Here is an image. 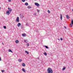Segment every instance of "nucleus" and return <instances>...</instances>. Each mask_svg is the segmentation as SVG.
<instances>
[{"mask_svg": "<svg viewBox=\"0 0 73 73\" xmlns=\"http://www.w3.org/2000/svg\"><path fill=\"white\" fill-rule=\"evenodd\" d=\"M66 69V67H63L62 68V70H65Z\"/></svg>", "mask_w": 73, "mask_h": 73, "instance_id": "nucleus-17", "label": "nucleus"}, {"mask_svg": "<svg viewBox=\"0 0 73 73\" xmlns=\"http://www.w3.org/2000/svg\"><path fill=\"white\" fill-rule=\"evenodd\" d=\"M0 61H1V58H0Z\"/></svg>", "mask_w": 73, "mask_h": 73, "instance_id": "nucleus-34", "label": "nucleus"}, {"mask_svg": "<svg viewBox=\"0 0 73 73\" xmlns=\"http://www.w3.org/2000/svg\"><path fill=\"white\" fill-rule=\"evenodd\" d=\"M17 27H20V25H21V23H18V24H17Z\"/></svg>", "mask_w": 73, "mask_h": 73, "instance_id": "nucleus-7", "label": "nucleus"}, {"mask_svg": "<svg viewBox=\"0 0 73 73\" xmlns=\"http://www.w3.org/2000/svg\"><path fill=\"white\" fill-rule=\"evenodd\" d=\"M66 17L67 19H69V18H70L69 16V15H66Z\"/></svg>", "mask_w": 73, "mask_h": 73, "instance_id": "nucleus-6", "label": "nucleus"}, {"mask_svg": "<svg viewBox=\"0 0 73 73\" xmlns=\"http://www.w3.org/2000/svg\"><path fill=\"white\" fill-rule=\"evenodd\" d=\"M60 40L61 41H62V40H63V39H62V38H60Z\"/></svg>", "mask_w": 73, "mask_h": 73, "instance_id": "nucleus-29", "label": "nucleus"}, {"mask_svg": "<svg viewBox=\"0 0 73 73\" xmlns=\"http://www.w3.org/2000/svg\"><path fill=\"white\" fill-rule=\"evenodd\" d=\"M20 18H21V19H23V18L24 17V15L21 14H20Z\"/></svg>", "mask_w": 73, "mask_h": 73, "instance_id": "nucleus-3", "label": "nucleus"}, {"mask_svg": "<svg viewBox=\"0 0 73 73\" xmlns=\"http://www.w3.org/2000/svg\"><path fill=\"white\" fill-rule=\"evenodd\" d=\"M47 71L48 73H53V70L50 68H48L47 69Z\"/></svg>", "mask_w": 73, "mask_h": 73, "instance_id": "nucleus-1", "label": "nucleus"}, {"mask_svg": "<svg viewBox=\"0 0 73 73\" xmlns=\"http://www.w3.org/2000/svg\"><path fill=\"white\" fill-rule=\"evenodd\" d=\"M64 28H65V29H66V26H64Z\"/></svg>", "mask_w": 73, "mask_h": 73, "instance_id": "nucleus-32", "label": "nucleus"}, {"mask_svg": "<svg viewBox=\"0 0 73 73\" xmlns=\"http://www.w3.org/2000/svg\"><path fill=\"white\" fill-rule=\"evenodd\" d=\"M44 46V47H45L46 49H49V47H48V46L45 45Z\"/></svg>", "mask_w": 73, "mask_h": 73, "instance_id": "nucleus-12", "label": "nucleus"}, {"mask_svg": "<svg viewBox=\"0 0 73 73\" xmlns=\"http://www.w3.org/2000/svg\"><path fill=\"white\" fill-rule=\"evenodd\" d=\"M25 52L26 53H27V54H29V52H28V51L26 50V51H25Z\"/></svg>", "mask_w": 73, "mask_h": 73, "instance_id": "nucleus-18", "label": "nucleus"}, {"mask_svg": "<svg viewBox=\"0 0 73 73\" xmlns=\"http://www.w3.org/2000/svg\"><path fill=\"white\" fill-rule=\"evenodd\" d=\"M0 9H1V7H0Z\"/></svg>", "mask_w": 73, "mask_h": 73, "instance_id": "nucleus-37", "label": "nucleus"}, {"mask_svg": "<svg viewBox=\"0 0 73 73\" xmlns=\"http://www.w3.org/2000/svg\"><path fill=\"white\" fill-rule=\"evenodd\" d=\"M2 44L3 45H4V43H3V42H2Z\"/></svg>", "mask_w": 73, "mask_h": 73, "instance_id": "nucleus-33", "label": "nucleus"}, {"mask_svg": "<svg viewBox=\"0 0 73 73\" xmlns=\"http://www.w3.org/2000/svg\"><path fill=\"white\" fill-rule=\"evenodd\" d=\"M9 52H11V53H13V52L12 51V50L11 49H9Z\"/></svg>", "mask_w": 73, "mask_h": 73, "instance_id": "nucleus-13", "label": "nucleus"}, {"mask_svg": "<svg viewBox=\"0 0 73 73\" xmlns=\"http://www.w3.org/2000/svg\"><path fill=\"white\" fill-rule=\"evenodd\" d=\"M62 15L60 14V20H62Z\"/></svg>", "mask_w": 73, "mask_h": 73, "instance_id": "nucleus-14", "label": "nucleus"}, {"mask_svg": "<svg viewBox=\"0 0 73 73\" xmlns=\"http://www.w3.org/2000/svg\"><path fill=\"white\" fill-rule=\"evenodd\" d=\"M22 35L23 37H25V36H26V34L23 33L22 34Z\"/></svg>", "mask_w": 73, "mask_h": 73, "instance_id": "nucleus-10", "label": "nucleus"}, {"mask_svg": "<svg viewBox=\"0 0 73 73\" xmlns=\"http://www.w3.org/2000/svg\"><path fill=\"white\" fill-rule=\"evenodd\" d=\"M22 71H23V72H25V73L26 72V71H25V69H24V68H23L22 69Z\"/></svg>", "mask_w": 73, "mask_h": 73, "instance_id": "nucleus-9", "label": "nucleus"}, {"mask_svg": "<svg viewBox=\"0 0 73 73\" xmlns=\"http://www.w3.org/2000/svg\"><path fill=\"white\" fill-rule=\"evenodd\" d=\"M3 28H4V29H6V27L5 26H4Z\"/></svg>", "mask_w": 73, "mask_h": 73, "instance_id": "nucleus-26", "label": "nucleus"}, {"mask_svg": "<svg viewBox=\"0 0 73 73\" xmlns=\"http://www.w3.org/2000/svg\"><path fill=\"white\" fill-rule=\"evenodd\" d=\"M22 65L23 66V67H24L25 66V64L24 63H23L22 64Z\"/></svg>", "mask_w": 73, "mask_h": 73, "instance_id": "nucleus-8", "label": "nucleus"}, {"mask_svg": "<svg viewBox=\"0 0 73 73\" xmlns=\"http://www.w3.org/2000/svg\"><path fill=\"white\" fill-rule=\"evenodd\" d=\"M44 54L45 56H46V55H47V53H46V52L44 53Z\"/></svg>", "mask_w": 73, "mask_h": 73, "instance_id": "nucleus-20", "label": "nucleus"}, {"mask_svg": "<svg viewBox=\"0 0 73 73\" xmlns=\"http://www.w3.org/2000/svg\"><path fill=\"white\" fill-rule=\"evenodd\" d=\"M22 2H25V0H22Z\"/></svg>", "mask_w": 73, "mask_h": 73, "instance_id": "nucleus-25", "label": "nucleus"}, {"mask_svg": "<svg viewBox=\"0 0 73 73\" xmlns=\"http://www.w3.org/2000/svg\"><path fill=\"white\" fill-rule=\"evenodd\" d=\"M22 61V60L21 59H19V60H18V61L19 62H21V61Z\"/></svg>", "mask_w": 73, "mask_h": 73, "instance_id": "nucleus-19", "label": "nucleus"}, {"mask_svg": "<svg viewBox=\"0 0 73 73\" xmlns=\"http://www.w3.org/2000/svg\"><path fill=\"white\" fill-rule=\"evenodd\" d=\"M24 41L25 42H28V41L27 40H24Z\"/></svg>", "mask_w": 73, "mask_h": 73, "instance_id": "nucleus-16", "label": "nucleus"}, {"mask_svg": "<svg viewBox=\"0 0 73 73\" xmlns=\"http://www.w3.org/2000/svg\"><path fill=\"white\" fill-rule=\"evenodd\" d=\"M16 21L18 23H19V17H17V19H16Z\"/></svg>", "mask_w": 73, "mask_h": 73, "instance_id": "nucleus-4", "label": "nucleus"}, {"mask_svg": "<svg viewBox=\"0 0 73 73\" xmlns=\"http://www.w3.org/2000/svg\"><path fill=\"white\" fill-rule=\"evenodd\" d=\"M72 11L73 12V9H72Z\"/></svg>", "mask_w": 73, "mask_h": 73, "instance_id": "nucleus-36", "label": "nucleus"}, {"mask_svg": "<svg viewBox=\"0 0 73 73\" xmlns=\"http://www.w3.org/2000/svg\"><path fill=\"white\" fill-rule=\"evenodd\" d=\"M25 5H26L27 6V5H28V3L27 2H26L25 3Z\"/></svg>", "mask_w": 73, "mask_h": 73, "instance_id": "nucleus-15", "label": "nucleus"}, {"mask_svg": "<svg viewBox=\"0 0 73 73\" xmlns=\"http://www.w3.org/2000/svg\"><path fill=\"white\" fill-rule=\"evenodd\" d=\"M0 73H1L0 72Z\"/></svg>", "mask_w": 73, "mask_h": 73, "instance_id": "nucleus-40", "label": "nucleus"}, {"mask_svg": "<svg viewBox=\"0 0 73 73\" xmlns=\"http://www.w3.org/2000/svg\"><path fill=\"white\" fill-rule=\"evenodd\" d=\"M35 5H36V6H40V4H38V3H35Z\"/></svg>", "mask_w": 73, "mask_h": 73, "instance_id": "nucleus-5", "label": "nucleus"}, {"mask_svg": "<svg viewBox=\"0 0 73 73\" xmlns=\"http://www.w3.org/2000/svg\"><path fill=\"white\" fill-rule=\"evenodd\" d=\"M27 46H29V43H27Z\"/></svg>", "mask_w": 73, "mask_h": 73, "instance_id": "nucleus-27", "label": "nucleus"}, {"mask_svg": "<svg viewBox=\"0 0 73 73\" xmlns=\"http://www.w3.org/2000/svg\"><path fill=\"white\" fill-rule=\"evenodd\" d=\"M45 73H47H47L45 72Z\"/></svg>", "mask_w": 73, "mask_h": 73, "instance_id": "nucleus-38", "label": "nucleus"}, {"mask_svg": "<svg viewBox=\"0 0 73 73\" xmlns=\"http://www.w3.org/2000/svg\"><path fill=\"white\" fill-rule=\"evenodd\" d=\"M9 15V14H8V15Z\"/></svg>", "mask_w": 73, "mask_h": 73, "instance_id": "nucleus-39", "label": "nucleus"}, {"mask_svg": "<svg viewBox=\"0 0 73 73\" xmlns=\"http://www.w3.org/2000/svg\"><path fill=\"white\" fill-rule=\"evenodd\" d=\"M9 2H11V0H8Z\"/></svg>", "mask_w": 73, "mask_h": 73, "instance_id": "nucleus-30", "label": "nucleus"}, {"mask_svg": "<svg viewBox=\"0 0 73 73\" xmlns=\"http://www.w3.org/2000/svg\"><path fill=\"white\" fill-rule=\"evenodd\" d=\"M19 40H15V42L16 44L19 43Z\"/></svg>", "mask_w": 73, "mask_h": 73, "instance_id": "nucleus-11", "label": "nucleus"}, {"mask_svg": "<svg viewBox=\"0 0 73 73\" xmlns=\"http://www.w3.org/2000/svg\"><path fill=\"white\" fill-rule=\"evenodd\" d=\"M28 8H29V9H30V8H31V7H30V6H28Z\"/></svg>", "mask_w": 73, "mask_h": 73, "instance_id": "nucleus-21", "label": "nucleus"}, {"mask_svg": "<svg viewBox=\"0 0 73 73\" xmlns=\"http://www.w3.org/2000/svg\"><path fill=\"white\" fill-rule=\"evenodd\" d=\"M48 13H50V11H49V10H48Z\"/></svg>", "mask_w": 73, "mask_h": 73, "instance_id": "nucleus-22", "label": "nucleus"}, {"mask_svg": "<svg viewBox=\"0 0 73 73\" xmlns=\"http://www.w3.org/2000/svg\"><path fill=\"white\" fill-rule=\"evenodd\" d=\"M4 70H2L1 72L2 73L4 72Z\"/></svg>", "mask_w": 73, "mask_h": 73, "instance_id": "nucleus-28", "label": "nucleus"}, {"mask_svg": "<svg viewBox=\"0 0 73 73\" xmlns=\"http://www.w3.org/2000/svg\"><path fill=\"white\" fill-rule=\"evenodd\" d=\"M38 11H37V12H39V11H40V10H37Z\"/></svg>", "mask_w": 73, "mask_h": 73, "instance_id": "nucleus-31", "label": "nucleus"}, {"mask_svg": "<svg viewBox=\"0 0 73 73\" xmlns=\"http://www.w3.org/2000/svg\"><path fill=\"white\" fill-rule=\"evenodd\" d=\"M58 40H59L60 41V39L58 38Z\"/></svg>", "mask_w": 73, "mask_h": 73, "instance_id": "nucleus-35", "label": "nucleus"}, {"mask_svg": "<svg viewBox=\"0 0 73 73\" xmlns=\"http://www.w3.org/2000/svg\"><path fill=\"white\" fill-rule=\"evenodd\" d=\"M26 26H29L28 23H26Z\"/></svg>", "mask_w": 73, "mask_h": 73, "instance_id": "nucleus-24", "label": "nucleus"}, {"mask_svg": "<svg viewBox=\"0 0 73 73\" xmlns=\"http://www.w3.org/2000/svg\"><path fill=\"white\" fill-rule=\"evenodd\" d=\"M8 9L9 10L7 11L6 13L10 14V13H11V12H12V9L10 8L9 7H8Z\"/></svg>", "mask_w": 73, "mask_h": 73, "instance_id": "nucleus-2", "label": "nucleus"}, {"mask_svg": "<svg viewBox=\"0 0 73 73\" xmlns=\"http://www.w3.org/2000/svg\"><path fill=\"white\" fill-rule=\"evenodd\" d=\"M21 29H23V26L22 25L21 26Z\"/></svg>", "mask_w": 73, "mask_h": 73, "instance_id": "nucleus-23", "label": "nucleus"}]
</instances>
